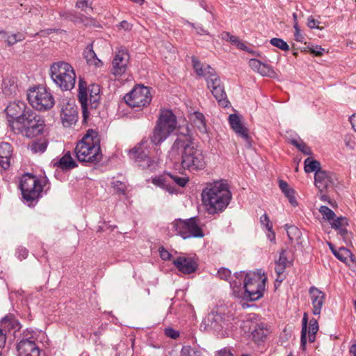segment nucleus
I'll list each match as a JSON object with an SVG mask.
<instances>
[{
  "label": "nucleus",
  "instance_id": "dca6fc26",
  "mask_svg": "<svg viewBox=\"0 0 356 356\" xmlns=\"http://www.w3.org/2000/svg\"><path fill=\"white\" fill-rule=\"evenodd\" d=\"M172 181L178 186L184 187L188 182L189 179L188 177H181L177 175H172L170 173H168L163 176L154 177L152 179V183L172 194L175 192V189L174 186H172L170 184Z\"/></svg>",
  "mask_w": 356,
  "mask_h": 356
},
{
  "label": "nucleus",
  "instance_id": "a878e982",
  "mask_svg": "<svg viewBox=\"0 0 356 356\" xmlns=\"http://www.w3.org/2000/svg\"><path fill=\"white\" fill-rule=\"evenodd\" d=\"M190 120L200 132L202 134L207 133L205 118L202 113L195 111L191 113L190 115Z\"/></svg>",
  "mask_w": 356,
  "mask_h": 356
},
{
  "label": "nucleus",
  "instance_id": "20e7f679",
  "mask_svg": "<svg viewBox=\"0 0 356 356\" xmlns=\"http://www.w3.org/2000/svg\"><path fill=\"white\" fill-rule=\"evenodd\" d=\"M77 159L81 162L97 163L102 159L98 134L93 130H88L75 148Z\"/></svg>",
  "mask_w": 356,
  "mask_h": 356
},
{
  "label": "nucleus",
  "instance_id": "774afa93",
  "mask_svg": "<svg viewBox=\"0 0 356 356\" xmlns=\"http://www.w3.org/2000/svg\"><path fill=\"white\" fill-rule=\"evenodd\" d=\"M119 26L125 31H129L132 29V25L126 20L122 21L120 23Z\"/></svg>",
  "mask_w": 356,
  "mask_h": 356
},
{
  "label": "nucleus",
  "instance_id": "ddd939ff",
  "mask_svg": "<svg viewBox=\"0 0 356 356\" xmlns=\"http://www.w3.org/2000/svg\"><path fill=\"white\" fill-rule=\"evenodd\" d=\"M124 99L129 106L141 109L150 104L152 95L148 87L138 86L127 94Z\"/></svg>",
  "mask_w": 356,
  "mask_h": 356
},
{
  "label": "nucleus",
  "instance_id": "72a5a7b5",
  "mask_svg": "<svg viewBox=\"0 0 356 356\" xmlns=\"http://www.w3.org/2000/svg\"><path fill=\"white\" fill-rule=\"evenodd\" d=\"M305 170L306 172H312L317 171H322L321 168V163L316 160L311 158H307L305 160Z\"/></svg>",
  "mask_w": 356,
  "mask_h": 356
},
{
  "label": "nucleus",
  "instance_id": "e433bc0d",
  "mask_svg": "<svg viewBox=\"0 0 356 356\" xmlns=\"http://www.w3.org/2000/svg\"><path fill=\"white\" fill-rule=\"evenodd\" d=\"M253 337L256 340H263L266 336V330L264 329L263 324H256L251 330Z\"/></svg>",
  "mask_w": 356,
  "mask_h": 356
},
{
  "label": "nucleus",
  "instance_id": "f8f14e48",
  "mask_svg": "<svg viewBox=\"0 0 356 356\" xmlns=\"http://www.w3.org/2000/svg\"><path fill=\"white\" fill-rule=\"evenodd\" d=\"M19 188L23 198L30 203L38 200L42 191V186L38 178L29 174L22 177Z\"/></svg>",
  "mask_w": 356,
  "mask_h": 356
},
{
  "label": "nucleus",
  "instance_id": "864d4df0",
  "mask_svg": "<svg viewBox=\"0 0 356 356\" xmlns=\"http://www.w3.org/2000/svg\"><path fill=\"white\" fill-rule=\"evenodd\" d=\"M160 257L165 261H169L170 260L172 257V254L165 250L163 247H161L159 249Z\"/></svg>",
  "mask_w": 356,
  "mask_h": 356
},
{
  "label": "nucleus",
  "instance_id": "f03ea898",
  "mask_svg": "<svg viewBox=\"0 0 356 356\" xmlns=\"http://www.w3.org/2000/svg\"><path fill=\"white\" fill-rule=\"evenodd\" d=\"M172 152L181 151V165L189 171L202 170L206 166L202 150L188 138H179L172 146Z\"/></svg>",
  "mask_w": 356,
  "mask_h": 356
},
{
  "label": "nucleus",
  "instance_id": "2eb2a0df",
  "mask_svg": "<svg viewBox=\"0 0 356 356\" xmlns=\"http://www.w3.org/2000/svg\"><path fill=\"white\" fill-rule=\"evenodd\" d=\"M30 109L26 104L22 101H14L7 106L5 111L9 124L13 129H15Z\"/></svg>",
  "mask_w": 356,
  "mask_h": 356
},
{
  "label": "nucleus",
  "instance_id": "bb28decb",
  "mask_svg": "<svg viewBox=\"0 0 356 356\" xmlns=\"http://www.w3.org/2000/svg\"><path fill=\"white\" fill-rule=\"evenodd\" d=\"M17 79L16 77H7L3 81V92L10 96L15 95L17 91Z\"/></svg>",
  "mask_w": 356,
  "mask_h": 356
},
{
  "label": "nucleus",
  "instance_id": "412c9836",
  "mask_svg": "<svg viewBox=\"0 0 356 356\" xmlns=\"http://www.w3.org/2000/svg\"><path fill=\"white\" fill-rule=\"evenodd\" d=\"M229 122L234 132L238 136L244 139L247 143V146L250 147V138L248 134V129L242 124L240 117L235 113L231 114L229 116Z\"/></svg>",
  "mask_w": 356,
  "mask_h": 356
},
{
  "label": "nucleus",
  "instance_id": "7c9ffc66",
  "mask_svg": "<svg viewBox=\"0 0 356 356\" xmlns=\"http://www.w3.org/2000/svg\"><path fill=\"white\" fill-rule=\"evenodd\" d=\"M83 54L88 63L90 65H94L96 67H100L102 65V61L99 58H97L96 54L93 51L92 45L88 46L86 47Z\"/></svg>",
  "mask_w": 356,
  "mask_h": 356
},
{
  "label": "nucleus",
  "instance_id": "680f3d73",
  "mask_svg": "<svg viewBox=\"0 0 356 356\" xmlns=\"http://www.w3.org/2000/svg\"><path fill=\"white\" fill-rule=\"evenodd\" d=\"M165 334L172 338V339H177L179 337V332L175 330L172 328H167L165 330Z\"/></svg>",
  "mask_w": 356,
  "mask_h": 356
},
{
  "label": "nucleus",
  "instance_id": "39448f33",
  "mask_svg": "<svg viewBox=\"0 0 356 356\" xmlns=\"http://www.w3.org/2000/svg\"><path fill=\"white\" fill-rule=\"evenodd\" d=\"M98 85L92 84L87 88L85 81H79L78 99L81 106L83 122H86L88 118L89 110H95L97 108L100 99Z\"/></svg>",
  "mask_w": 356,
  "mask_h": 356
},
{
  "label": "nucleus",
  "instance_id": "13d9d810",
  "mask_svg": "<svg viewBox=\"0 0 356 356\" xmlns=\"http://www.w3.org/2000/svg\"><path fill=\"white\" fill-rule=\"evenodd\" d=\"M237 47V48L243 50L245 51H247L250 54H252L253 55L255 54V52L254 51H252L246 44L245 42H242L241 40H238L236 44L235 45Z\"/></svg>",
  "mask_w": 356,
  "mask_h": 356
},
{
  "label": "nucleus",
  "instance_id": "1a4fd4ad",
  "mask_svg": "<svg viewBox=\"0 0 356 356\" xmlns=\"http://www.w3.org/2000/svg\"><path fill=\"white\" fill-rule=\"evenodd\" d=\"M169 229L174 234L180 236L183 239L204 236L203 231L197 225V218L194 217L186 220H175L170 223Z\"/></svg>",
  "mask_w": 356,
  "mask_h": 356
},
{
  "label": "nucleus",
  "instance_id": "8fccbe9b",
  "mask_svg": "<svg viewBox=\"0 0 356 356\" xmlns=\"http://www.w3.org/2000/svg\"><path fill=\"white\" fill-rule=\"evenodd\" d=\"M260 222L261 225L266 227L268 231H271V229H273V225L266 213H264L260 217Z\"/></svg>",
  "mask_w": 356,
  "mask_h": 356
},
{
  "label": "nucleus",
  "instance_id": "393cba45",
  "mask_svg": "<svg viewBox=\"0 0 356 356\" xmlns=\"http://www.w3.org/2000/svg\"><path fill=\"white\" fill-rule=\"evenodd\" d=\"M13 148L8 143H0V165L4 170L10 167V160L12 156Z\"/></svg>",
  "mask_w": 356,
  "mask_h": 356
},
{
  "label": "nucleus",
  "instance_id": "3c124183",
  "mask_svg": "<svg viewBox=\"0 0 356 356\" xmlns=\"http://www.w3.org/2000/svg\"><path fill=\"white\" fill-rule=\"evenodd\" d=\"M318 330V323L317 320L315 318H312L309 321V334H316Z\"/></svg>",
  "mask_w": 356,
  "mask_h": 356
},
{
  "label": "nucleus",
  "instance_id": "423d86ee",
  "mask_svg": "<svg viewBox=\"0 0 356 356\" xmlns=\"http://www.w3.org/2000/svg\"><path fill=\"white\" fill-rule=\"evenodd\" d=\"M50 75L54 82L62 90H70L74 87L75 72L73 67L66 62L54 63L50 67Z\"/></svg>",
  "mask_w": 356,
  "mask_h": 356
},
{
  "label": "nucleus",
  "instance_id": "c756f323",
  "mask_svg": "<svg viewBox=\"0 0 356 356\" xmlns=\"http://www.w3.org/2000/svg\"><path fill=\"white\" fill-rule=\"evenodd\" d=\"M57 164L63 170L72 169L77 166L69 152L60 159Z\"/></svg>",
  "mask_w": 356,
  "mask_h": 356
},
{
  "label": "nucleus",
  "instance_id": "a19ab883",
  "mask_svg": "<svg viewBox=\"0 0 356 356\" xmlns=\"http://www.w3.org/2000/svg\"><path fill=\"white\" fill-rule=\"evenodd\" d=\"M291 144L295 145L301 152L305 155H311L312 154L311 148L304 142H298L296 140H291Z\"/></svg>",
  "mask_w": 356,
  "mask_h": 356
},
{
  "label": "nucleus",
  "instance_id": "c85d7f7f",
  "mask_svg": "<svg viewBox=\"0 0 356 356\" xmlns=\"http://www.w3.org/2000/svg\"><path fill=\"white\" fill-rule=\"evenodd\" d=\"M328 245L333 254L340 261L346 263L348 259L352 257L351 252L347 248L343 247L336 250L331 243H329Z\"/></svg>",
  "mask_w": 356,
  "mask_h": 356
},
{
  "label": "nucleus",
  "instance_id": "6e6552de",
  "mask_svg": "<svg viewBox=\"0 0 356 356\" xmlns=\"http://www.w3.org/2000/svg\"><path fill=\"white\" fill-rule=\"evenodd\" d=\"M44 127L43 118L31 108L15 129L28 138H33L42 134Z\"/></svg>",
  "mask_w": 356,
  "mask_h": 356
},
{
  "label": "nucleus",
  "instance_id": "4468645a",
  "mask_svg": "<svg viewBox=\"0 0 356 356\" xmlns=\"http://www.w3.org/2000/svg\"><path fill=\"white\" fill-rule=\"evenodd\" d=\"M18 356H40V350L35 343L33 332L26 330L17 344Z\"/></svg>",
  "mask_w": 356,
  "mask_h": 356
},
{
  "label": "nucleus",
  "instance_id": "6e6d98bb",
  "mask_svg": "<svg viewBox=\"0 0 356 356\" xmlns=\"http://www.w3.org/2000/svg\"><path fill=\"white\" fill-rule=\"evenodd\" d=\"M320 24V22L318 20H316L312 16H309L307 19V26L310 29H322V28H320L318 26V24Z\"/></svg>",
  "mask_w": 356,
  "mask_h": 356
},
{
  "label": "nucleus",
  "instance_id": "ea45409f",
  "mask_svg": "<svg viewBox=\"0 0 356 356\" xmlns=\"http://www.w3.org/2000/svg\"><path fill=\"white\" fill-rule=\"evenodd\" d=\"M331 227L334 229L335 230H338L342 227H347L348 225V220L346 217L340 216L334 218V220H332L330 222Z\"/></svg>",
  "mask_w": 356,
  "mask_h": 356
},
{
  "label": "nucleus",
  "instance_id": "a18cd8bd",
  "mask_svg": "<svg viewBox=\"0 0 356 356\" xmlns=\"http://www.w3.org/2000/svg\"><path fill=\"white\" fill-rule=\"evenodd\" d=\"M25 39V36L22 33H13L8 35V38H7V44L8 46H12L17 43V42L22 41Z\"/></svg>",
  "mask_w": 356,
  "mask_h": 356
},
{
  "label": "nucleus",
  "instance_id": "9d476101",
  "mask_svg": "<svg viewBox=\"0 0 356 356\" xmlns=\"http://www.w3.org/2000/svg\"><path fill=\"white\" fill-rule=\"evenodd\" d=\"M27 99L30 104L38 111L49 110L54 105V99L51 93L42 86L28 90Z\"/></svg>",
  "mask_w": 356,
  "mask_h": 356
},
{
  "label": "nucleus",
  "instance_id": "f3484780",
  "mask_svg": "<svg viewBox=\"0 0 356 356\" xmlns=\"http://www.w3.org/2000/svg\"><path fill=\"white\" fill-rule=\"evenodd\" d=\"M143 144H140L134 147L130 151V157L135 159L143 168L153 170L157 166V163L148 156L147 153L143 149Z\"/></svg>",
  "mask_w": 356,
  "mask_h": 356
},
{
  "label": "nucleus",
  "instance_id": "de8ad7c7",
  "mask_svg": "<svg viewBox=\"0 0 356 356\" xmlns=\"http://www.w3.org/2000/svg\"><path fill=\"white\" fill-rule=\"evenodd\" d=\"M218 275L221 280L229 281L231 277V271L225 268H221L218 271Z\"/></svg>",
  "mask_w": 356,
  "mask_h": 356
},
{
  "label": "nucleus",
  "instance_id": "473e14b6",
  "mask_svg": "<svg viewBox=\"0 0 356 356\" xmlns=\"http://www.w3.org/2000/svg\"><path fill=\"white\" fill-rule=\"evenodd\" d=\"M285 229L289 240L291 242L296 241L297 243H299L298 241L301 236L300 230L296 226L289 225H285Z\"/></svg>",
  "mask_w": 356,
  "mask_h": 356
},
{
  "label": "nucleus",
  "instance_id": "052dcab7",
  "mask_svg": "<svg viewBox=\"0 0 356 356\" xmlns=\"http://www.w3.org/2000/svg\"><path fill=\"white\" fill-rule=\"evenodd\" d=\"M16 254L19 259H24L28 255V250L25 248H19L17 249Z\"/></svg>",
  "mask_w": 356,
  "mask_h": 356
},
{
  "label": "nucleus",
  "instance_id": "7ed1b4c3",
  "mask_svg": "<svg viewBox=\"0 0 356 356\" xmlns=\"http://www.w3.org/2000/svg\"><path fill=\"white\" fill-rule=\"evenodd\" d=\"M193 67L199 76L205 78L207 87L218 102V104L224 108L229 107L230 103L225 92L224 86L216 71L210 65H203L195 58H193Z\"/></svg>",
  "mask_w": 356,
  "mask_h": 356
},
{
  "label": "nucleus",
  "instance_id": "c03bdc74",
  "mask_svg": "<svg viewBox=\"0 0 356 356\" xmlns=\"http://www.w3.org/2000/svg\"><path fill=\"white\" fill-rule=\"evenodd\" d=\"M258 73L264 76H268L271 78L275 77L276 75L273 69L270 65L265 63L262 64Z\"/></svg>",
  "mask_w": 356,
  "mask_h": 356
},
{
  "label": "nucleus",
  "instance_id": "49530a36",
  "mask_svg": "<svg viewBox=\"0 0 356 356\" xmlns=\"http://www.w3.org/2000/svg\"><path fill=\"white\" fill-rule=\"evenodd\" d=\"M286 266L282 264H280L277 262H275V272L277 275V277L276 278V281L282 282L284 280V275L283 273L286 269Z\"/></svg>",
  "mask_w": 356,
  "mask_h": 356
},
{
  "label": "nucleus",
  "instance_id": "cd10ccee",
  "mask_svg": "<svg viewBox=\"0 0 356 356\" xmlns=\"http://www.w3.org/2000/svg\"><path fill=\"white\" fill-rule=\"evenodd\" d=\"M279 186L282 193L288 198L290 204L293 207H296L298 205V202L295 197L294 190L291 188L286 181L283 180L279 181Z\"/></svg>",
  "mask_w": 356,
  "mask_h": 356
},
{
  "label": "nucleus",
  "instance_id": "c9c22d12",
  "mask_svg": "<svg viewBox=\"0 0 356 356\" xmlns=\"http://www.w3.org/2000/svg\"><path fill=\"white\" fill-rule=\"evenodd\" d=\"M307 321V314L305 313L302 321V330L300 337V348L302 350H305L306 349Z\"/></svg>",
  "mask_w": 356,
  "mask_h": 356
},
{
  "label": "nucleus",
  "instance_id": "09e8293b",
  "mask_svg": "<svg viewBox=\"0 0 356 356\" xmlns=\"http://www.w3.org/2000/svg\"><path fill=\"white\" fill-rule=\"evenodd\" d=\"M113 188L119 193H124L126 191V185L120 181H115L113 182Z\"/></svg>",
  "mask_w": 356,
  "mask_h": 356
},
{
  "label": "nucleus",
  "instance_id": "5701e85b",
  "mask_svg": "<svg viewBox=\"0 0 356 356\" xmlns=\"http://www.w3.org/2000/svg\"><path fill=\"white\" fill-rule=\"evenodd\" d=\"M172 264L179 271L184 274H191L195 272L197 268V264L193 258L185 256H179L175 259Z\"/></svg>",
  "mask_w": 356,
  "mask_h": 356
},
{
  "label": "nucleus",
  "instance_id": "603ef678",
  "mask_svg": "<svg viewBox=\"0 0 356 356\" xmlns=\"http://www.w3.org/2000/svg\"><path fill=\"white\" fill-rule=\"evenodd\" d=\"M263 63L259 61V60L252 58L249 60V66L255 72H259L261 66Z\"/></svg>",
  "mask_w": 356,
  "mask_h": 356
},
{
  "label": "nucleus",
  "instance_id": "0eeeda50",
  "mask_svg": "<svg viewBox=\"0 0 356 356\" xmlns=\"http://www.w3.org/2000/svg\"><path fill=\"white\" fill-rule=\"evenodd\" d=\"M177 127V118L171 111L165 110L161 112L157 124L154 128L151 141L159 145L175 131Z\"/></svg>",
  "mask_w": 356,
  "mask_h": 356
},
{
  "label": "nucleus",
  "instance_id": "79ce46f5",
  "mask_svg": "<svg viewBox=\"0 0 356 356\" xmlns=\"http://www.w3.org/2000/svg\"><path fill=\"white\" fill-rule=\"evenodd\" d=\"M181 356H202V353L195 348L184 346L181 351Z\"/></svg>",
  "mask_w": 356,
  "mask_h": 356
},
{
  "label": "nucleus",
  "instance_id": "b1692460",
  "mask_svg": "<svg viewBox=\"0 0 356 356\" xmlns=\"http://www.w3.org/2000/svg\"><path fill=\"white\" fill-rule=\"evenodd\" d=\"M227 320L219 312H211L204 319V324L211 329L218 330L224 327Z\"/></svg>",
  "mask_w": 356,
  "mask_h": 356
},
{
  "label": "nucleus",
  "instance_id": "4be33fe9",
  "mask_svg": "<svg viewBox=\"0 0 356 356\" xmlns=\"http://www.w3.org/2000/svg\"><path fill=\"white\" fill-rule=\"evenodd\" d=\"M60 118L64 127L74 124L78 118L76 107L72 103H67L61 109Z\"/></svg>",
  "mask_w": 356,
  "mask_h": 356
},
{
  "label": "nucleus",
  "instance_id": "f704fd0d",
  "mask_svg": "<svg viewBox=\"0 0 356 356\" xmlns=\"http://www.w3.org/2000/svg\"><path fill=\"white\" fill-rule=\"evenodd\" d=\"M47 146V142L44 139H40L33 141L30 145L31 150L34 153L44 152Z\"/></svg>",
  "mask_w": 356,
  "mask_h": 356
},
{
  "label": "nucleus",
  "instance_id": "9b49d317",
  "mask_svg": "<svg viewBox=\"0 0 356 356\" xmlns=\"http://www.w3.org/2000/svg\"><path fill=\"white\" fill-rule=\"evenodd\" d=\"M266 278L255 273H247L244 280V298L255 301L263 296Z\"/></svg>",
  "mask_w": 356,
  "mask_h": 356
},
{
  "label": "nucleus",
  "instance_id": "58836bf2",
  "mask_svg": "<svg viewBox=\"0 0 356 356\" xmlns=\"http://www.w3.org/2000/svg\"><path fill=\"white\" fill-rule=\"evenodd\" d=\"M318 211L323 216V218L329 222L336 218L334 212L326 206L320 207Z\"/></svg>",
  "mask_w": 356,
  "mask_h": 356
},
{
  "label": "nucleus",
  "instance_id": "f257e3e1",
  "mask_svg": "<svg viewBox=\"0 0 356 356\" xmlns=\"http://www.w3.org/2000/svg\"><path fill=\"white\" fill-rule=\"evenodd\" d=\"M202 199L207 212L215 214L222 211L228 206L232 194L226 183L216 181L203 190Z\"/></svg>",
  "mask_w": 356,
  "mask_h": 356
},
{
  "label": "nucleus",
  "instance_id": "338daca9",
  "mask_svg": "<svg viewBox=\"0 0 356 356\" xmlns=\"http://www.w3.org/2000/svg\"><path fill=\"white\" fill-rule=\"evenodd\" d=\"M63 31V30H60V29H47L46 30L41 31L40 33H41L42 35H45L51 34L53 33H58V32L60 33Z\"/></svg>",
  "mask_w": 356,
  "mask_h": 356
},
{
  "label": "nucleus",
  "instance_id": "6ab92c4d",
  "mask_svg": "<svg viewBox=\"0 0 356 356\" xmlns=\"http://www.w3.org/2000/svg\"><path fill=\"white\" fill-rule=\"evenodd\" d=\"M336 181V175L330 171H317L314 175V184L321 193L333 186Z\"/></svg>",
  "mask_w": 356,
  "mask_h": 356
},
{
  "label": "nucleus",
  "instance_id": "aec40b11",
  "mask_svg": "<svg viewBox=\"0 0 356 356\" xmlns=\"http://www.w3.org/2000/svg\"><path fill=\"white\" fill-rule=\"evenodd\" d=\"M309 294L312 305L314 315H320L325 303V294L317 287L312 286L309 289Z\"/></svg>",
  "mask_w": 356,
  "mask_h": 356
},
{
  "label": "nucleus",
  "instance_id": "bf43d9fd",
  "mask_svg": "<svg viewBox=\"0 0 356 356\" xmlns=\"http://www.w3.org/2000/svg\"><path fill=\"white\" fill-rule=\"evenodd\" d=\"M337 231L346 243H347L348 241H350L349 237H348V232L346 229V227H342L341 228L339 229Z\"/></svg>",
  "mask_w": 356,
  "mask_h": 356
},
{
  "label": "nucleus",
  "instance_id": "a211bd4d",
  "mask_svg": "<svg viewBox=\"0 0 356 356\" xmlns=\"http://www.w3.org/2000/svg\"><path fill=\"white\" fill-rule=\"evenodd\" d=\"M129 54L124 48H120L116 53L112 62L111 73L115 76H120L127 69Z\"/></svg>",
  "mask_w": 356,
  "mask_h": 356
},
{
  "label": "nucleus",
  "instance_id": "37998d69",
  "mask_svg": "<svg viewBox=\"0 0 356 356\" xmlns=\"http://www.w3.org/2000/svg\"><path fill=\"white\" fill-rule=\"evenodd\" d=\"M270 43L282 51H288L289 49L288 44L281 38H273L270 40Z\"/></svg>",
  "mask_w": 356,
  "mask_h": 356
},
{
  "label": "nucleus",
  "instance_id": "e2e57ef3",
  "mask_svg": "<svg viewBox=\"0 0 356 356\" xmlns=\"http://www.w3.org/2000/svg\"><path fill=\"white\" fill-rule=\"evenodd\" d=\"M6 341V334L3 331L2 329H0V350H2V348L4 347Z\"/></svg>",
  "mask_w": 356,
  "mask_h": 356
},
{
  "label": "nucleus",
  "instance_id": "2f4dec72",
  "mask_svg": "<svg viewBox=\"0 0 356 356\" xmlns=\"http://www.w3.org/2000/svg\"><path fill=\"white\" fill-rule=\"evenodd\" d=\"M1 324L2 327H6L10 330H13L14 332L19 330L21 327V325L17 320L9 316H5L1 320Z\"/></svg>",
  "mask_w": 356,
  "mask_h": 356
},
{
  "label": "nucleus",
  "instance_id": "5fc2aeb1",
  "mask_svg": "<svg viewBox=\"0 0 356 356\" xmlns=\"http://www.w3.org/2000/svg\"><path fill=\"white\" fill-rule=\"evenodd\" d=\"M286 254V250H282V251L280 253L279 259L277 261H276L275 262H277L280 264L284 265L285 266H287V264H289V261H288V259H287Z\"/></svg>",
  "mask_w": 356,
  "mask_h": 356
},
{
  "label": "nucleus",
  "instance_id": "0e129e2a",
  "mask_svg": "<svg viewBox=\"0 0 356 356\" xmlns=\"http://www.w3.org/2000/svg\"><path fill=\"white\" fill-rule=\"evenodd\" d=\"M310 51L314 54L315 56H321L323 55V53L324 51V49L321 48V47L316 46L314 47H312L310 49Z\"/></svg>",
  "mask_w": 356,
  "mask_h": 356
},
{
  "label": "nucleus",
  "instance_id": "4c0bfd02",
  "mask_svg": "<svg viewBox=\"0 0 356 356\" xmlns=\"http://www.w3.org/2000/svg\"><path fill=\"white\" fill-rule=\"evenodd\" d=\"M76 8L81 9L88 15H90L93 11L92 3H90L88 0H77Z\"/></svg>",
  "mask_w": 356,
  "mask_h": 356
},
{
  "label": "nucleus",
  "instance_id": "69168bd1",
  "mask_svg": "<svg viewBox=\"0 0 356 356\" xmlns=\"http://www.w3.org/2000/svg\"><path fill=\"white\" fill-rule=\"evenodd\" d=\"M216 356H233L232 353L230 350L227 348H223L220 350L216 355Z\"/></svg>",
  "mask_w": 356,
  "mask_h": 356
},
{
  "label": "nucleus",
  "instance_id": "4d7b16f0",
  "mask_svg": "<svg viewBox=\"0 0 356 356\" xmlns=\"http://www.w3.org/2000/svg\"><path fill=\"white\" fill-rule=\"evenodd\" d=\"M293 28L295 29V33H294L295 40L298 42H302L303 40V36L300 33V29L298 22L294 23Z\"/></svg>",
  "mask_w": 356,
  "mask_h": 356
}]
</instances>
